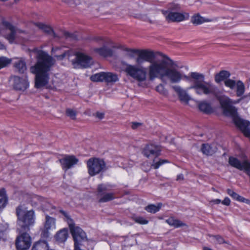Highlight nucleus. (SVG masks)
<instances>
[{
	"mask_svg": "<svg viewBox=\"0 0 250 250\" xmlns=\"http://www.w3.org/2000/svg\"><path fill=\"white\" fill-rule=\"evenodd\" d=\"M104 81L106 83H115L119 80L118 76L116 74L111 72H104Z\"/></svg>",
	"mask_w": 250,
	"mask_h": 250,
	"instance_id": "nucleus-24",
	"label": "nucleus"
},
{
	"mask_svg": "<svg viewBox=\"0 0 250 250\" xmlns=\"http://www.w3.org/2000/svg\"><path fill=\"white\" fill-rule=\"evenodd\" d=\"M63 35L64 36H65L66 37H70V34L69 33H68V32H66V31H64V33H63Z\"/></svg>",
	"mask_w": 250,
	"mask_h": 250,
	"instance_id": "nucleus-53",
	"label": "nucleus"
},
{
	"mask_svg": "<svg viewBox=\"0 0 250 250\" xmlns=\"http://www.w3.org/2000/svg\"><path fill=\"white\" fill-rule=\"evenodd\" d=\"M231 197L233 199L241 202H246V201H247L246 199H245L242 196H240L236 192H234V193L233 194Z\"/></svg>",
	"mask_w": 250,
	"mask_h": 250,
	"instance_id": "nucleus-38",
	"label": "nucleus"
},
{
	"mask_svg": "<svg viewBox=\"0 0 250 250\" xmlns=\"http://www.w3.org/2000/svg\"><path fill=\"white\" fill-rule=\"evenodd\" d=\"M211 21V20L205 19L201 17L199 14L195 15L192 17V22L196 24H200L205 22H210Z\"/></svg>",
	"mask_w": 250,
	"mask_h": 250,
	"instance_id": "nucleus-26",
	"label": "nucleus"
},
{
	"mask_svg": "<svg viewBox=\"0 0 250 250\" xmlns=\"http://www.w3.org/2000/svg\"><path fill=\"white\" fill-rule=\"evenodd\" d=\"M14 65L21 73H23L26 70L25 62L22 60H18L14 63Z\"/></svg>",
	"mask_w": 250,
	"mask_h": 250,
	"instance_id": "nucleus-25",
	"label": "nucleus"
},
{
	"mask_svg": "<svg viewBox=\"0 0 250 250\" xmlns=\"http://www.w3.org/2000/svg\"><path fill=\"white\" fill-rule=\"evenodd\" d=\"M168 9L171 10H178L180 9V6L179 4L175 3H170L168 5Z\"/></svg>",
	"mask_w": 250,
	"mask_h": 250,
	"instance_id": "nucleus-44",
	"label": "nucleus"
},
{
	"mask_svg": "<svg viewBox=\"0 0 250 250\" xmlns=\"http://www.w3.org/2000/svg\"><path fill=\"white\" fill-rule=\"evenodd\" d=\"M197 104L198 107L200 111L205 113H209L212 111L211 106L207 102L205 101H198Z\"/></svg>",
	"mask_w": 250,
	"mask_h": 250,
	"instance_id": "nucleus-20",
	"label": "nucleus"
},
{
	"mask_svg": "<svg viewBox=\"0 0 250 250\" xmlns=\"http://www.w3.org/2000/svg\"><path fill=\"white\" fill-rule=\"evenodd\" d=\"M112 187L110 185L101 184L97 188L98 195H102L104 191H109Z\"/></svg>",
	"mask_w": 250,
	"mask_h": 250,
	"instance_id": "nucleus-31",
	"label": "nucleus"
},
{
	"mask_svg": "<svg viewBox=\"0 0 250 250\" xmlns=\"http://www.w3.org/2000/svg\"><path fill=\"white\" fill-rule=\"evenodd\" d=\"M162 12L164 15H166V16L167 15V14L168 13L167 11L162 10Z\"/></svg>",
	"mask_w": 250,
	"mask_h": 250,
	"instance_id": "nucleus-54",
	"label": "nucleus"
},
{
	"mask_svg": "<svg viewBox=\"0 0 250 250\" xmlns=\"http://www.w3.org/2000/svg\"><path fill=\"white\" fill-rule=\"evenodd\" d=\"M200 150L204 154L207 156H211L217 151V148L214 145H209L206 143L202 144Z\"/></svg>",
	"mask_w": 250,
	"mask_h": 250,
	"instance_id": "nucleus-17",
	"label": "nucleus"
},
{
	"mask_svg": "<svg viewBox=\"0 0 250 250\" xmlns=\"http://www.w3.org/2000/svg\"><path fill=\"white\" fill-rule=\"evenodd\" d=\"M44 199L38 195H33L31 197L30 202L32 206L36 207L39 205H41L43 208H45V206L43 204Z\"/></svg>",
	"mask_w": 250,
	"mask_h": 250,
	"instance_id": "nucleus-22",
	"label": "nucleus"
},
{
	"mask_svg": "<svg viewBox=\"0 0 250 250\" xmlns=\"http://www.w3.org/2000/svg\"><path fill=\"white\" fill-rule=\"evenodd\" d=\"M71 52L70 51L68 50V51L64 52L63 53H62V54H61L60 55H54V56L55 57H56L58 59L61 60L63 59L66 56H70L71 55Z\"/></svg>",
	"mask_w": 250,
	"mask_h": 250,
	"instance_id": "nucleus-42",
	"label": "nucleus"
},
{
	"mask_svg": "<svg viewBox=\"0 0 250 250\" xmlns=\"http://www.w3.org/2000/svg\"><path fill=\"white\" fill-rule=\"evenodd\" d=\"M182 80L190 83L188 89H194L196 94L213 95L217 97L226 115L232 117L236 115L237 110L232 104L239 103L241 99L233 101L224 95L218 96L217 87L211 82H206L205 76L203 73L191 72L186 75L175 68L168 67L165 75V82H163L167 83L169 81L171 83H177Z\"/></svg>",
	"mask_w": 250,
	"mask_h": 250,
	"instance_id": "nucleus-1",
	"label": "nucleus"
},
{
	"mask_svg": "<svg viewBox=\"0 0 250 250\" xmlns=\"http://www.w3.org/2000/svg\"><path fill=\"white\" fill-rule=\"evenodd\" d=\"M142 124L138 122H132L131 123V128L133 129H136L142 126Z\"/></svg>",
	"mask_w": 250,
	"mask_h": 250,
	"instance_id": "nucleus-45",
	"label": "nucleus"
},
{
	"mask_svg": "<svg viewBox=\"0 0 250 250\" xmlns=\"http://www.w3.org/2000/svg\"><path fill=\"white\" fill-rule=\"evenodd\" d=\"M184 179V176L182 174H179L176 178L177 181L183 180Z\"/></svg>",
	"mask_w": 250,
	"mask_h": 250,
	"instance_id": "nucleus-50",
	"label": "nucleus"
},
{
	"mask_svg": "<svg viewBox=\"0 0 250 250\" xmlns=\"http://www.w3.org/2000/svg\"><path fill=\"white\" fill-rule=\"evenodd\" d=\"M76 59L77 63L83 68H87L93 63L92 58L83 53H78Z\"/></svg>",
	"mask_w": 250,
	"mask_h": 250,
	"instance_id": "nucleus-12",
	"label": "nucleus"
},
{
	"mask_svg": "<svg viewBox=\"0 0 250 250\" xmlns=\"http://www.w3.org/2000/svg\"><path fill=\"white\" fill-rule=\"evenodd\" d=\"M104 72H102L91 76L90 79L93 82H103L104 81Z\"/></svg>",
	"mask_w": 250,
	"mask_h": 250,
	"instance_id": "nucleus-32",
	"label": "nucleus"
},
{
	"mask_svg": "<svg viewBox=\"0 0 250 250\" xmlns=\"http://www.w3.org/2000/svg\"><path fill=\"white\" fill-rule=\"evenodd\" d=\"M230 76V74L229 71L222 70L215 75L214 80L216 83H219L222 81L225 83V81L229 79V78Z\"/></svg>",
	"mask_w": 250,
	"mask_h": 250,
	"instance_id": "nucleus-18",
	"label": "nucleus"
},
{
	"mask_svg": "<svg viewBox=\"0 0 250 250\" xmlns=\"http://www.w3.org/2000/svg\"><path fill=\"white\" fill-rule=\"evenodd\" d=\"M216 240V242L219 244H221L223 243L229 244L228 242L226 241L223 237L219 235H214L212 236Z\"/></svg>",
	"mask_w": 250,
	"mask_h": 250,
	"instance_id": "nucleus-41",
	"label": "nucleus"
},
{
	"mask_svg": "<svg viewBox=\"0 0 250 250\" xmlns=\"http://www.w3.org/2000/svg\"><path fill=\"white\" fill-rule=\"evenodd\" d=\"M166 163H168V161L167 160H160L159 161L155 162V160L153 161V163L152 165V167L154 169L158 168L161 166Z\"/></svg>",
	"mask_w": 250,
	"mask_h": 250,
	"instance_id": "nucleus-37",
	"label": "nucleus"
},
{
	"mask_svg": "<svg viewBox=\"0 0 250 250\" xmlns=\"http://www.w3.org/2000/svg\"><path fill=\"white\" fill-rule=\"evenodd\" d=\"M171 87L177 94L181 102L188 103L190 100V98L187 91L180 86L177 85H172L171 86Z\"/></svg>",
	"mask_w": 250,
	"mask_h": 250,
	"instance_id": "nucleus-15",
	"label": "nucleus"
},
{
	"mask_svg": "<svg viewBox=\"0 0 250 250\" xmlns=\"http://www.w3.org/2000/svg\"><path fill=\"white\" fill-rule=\"evenodd\" d=\"M62 169L67 170L76 165L79 159L74 155H66L62 159L60 160Z\"/></svg>",
	"mask_w": 250,
	"mask_h": 250,
	"instance_id": "nucleus-10",
	"label": "nucleus"
},
{
	"mask_svg": "<svg viewBox=\"0 0 250 250\" xmlns=\"http://www.w3.org/2000/svg\"><path fill=\"white\" fill-rule=\"evenodd\" d=\"M125 51L127 52V56L130 58H134L135 57L134 54H137V49H132L129 48L125 49Z\"/></svg>",
	"mask_w": 250,
	"mask_h": 250,
	"instance_id": "nucleus-40",
	"label": "nucleus"
},
{
	"mask_svg": "<svg viewBox=\"0 0 250 250\" xmlns=\"http://www.w3.org/2000/svg\"><path fill=\"white\" fill-rule=\"evenodd\" d=\"M13 80V87L17 90L24 91L29 85L27 78L24 76L22 78H20L18 76H14Z\"/></svg>",
	"mask_w": 250,
	"mask_h": 250,
	"instance_id": "nucleus-11",
	"label": "nucleus"
},
{
	"mask_svg": "<svg viewBox=\"0 0 250 250\" xmlns=\"http://www.w3.org/2000/svg\"><path fill=\"white\" fill-rule=\"evenodd\" d=\"M133 219L135 222L142 225L147 224L148 222V220L143 217L137 216L133 217Z\"/></svg>",
	"mask_w": 250,
	"mask_h": 250,
	"instance_id": "nucleus-36",
	"label": "nucleus"
},
{
	"mask_svg": "<svg viewBox=\"0 0 250 250\" xmlns=\"http://www.w3.org/2000/svg\"><path fill=\"white\" fill-rule=\"evenodd\" d=\"M19 235L16 241V248L18 250H27L31 245V238L28 233L29 231L21 230L17 229Z\"/></svg>",
	"mask_w": 250,
	"mask_h": 250,
	"instance_id": "nucleus-7",
	"label": "nucleus"
},
{
	"mask_svg": "<svg viewBox=\"0 0 250 250\" xmlns=\"http://www.w3.org/2000/svg\"><path fill=\"white\" fill-rule=\"evenodd\" d=\"M221 203L226 206H229L230 204V200L228 197H226Z\"/></svg>",
	"mask_w": 250,
	"mask_h": 250,
	"instance_id": "nucleus-46",
	"label": "nucleus"
},
{
	"mask_svg": "<svg viewBox=\"0 0 250 250\" xmlns=\"http://www.w3.org/2000/svg\"><path fill=\"white\" fill-rule=\"evenodd\" d=\"M166 222L171 226L174 228H179L186 226V224L180 220L174 217H169L166 220Z\"/></svg>",
	"mask_w": 250,
	"mask_h": 250,
	"instance_id": "nucleus-23",
	"label": "nucleus"
},
{
	"mask_svg": "<svg viewBox=\"0 0 250 250\" xmlns=\"http://www.w3.org/2000/svg\"><path fill=\"white\" fill-rule=\"evenodd\" d=\"M44 228L46 229H53L55 228V219L48 215H46Z\"/></svg>",
	"mask_w": 250,
	"mask_h": 250,
	"instance_id": "nucleus-27",
	"label": "nucleus"
},
{
	"mask_svg": "<svg viewBox=\"0 0 250 250\" xmlns=\"http://www.w3.org/2000/svg\"><path fill=\"white\" fill-rule=\"evenodd\" d=\"M164 59L152 61L148 67V73L146 68L137 65L127 64L125 71L126 74L139 82L146 80L148 75L150 81L156 78L165 82V77L169 65L172 63V60L166 56Z\"/></svg>",
	"mask_w": 250,
	"mask_h": 250,
	"instance_id": "nucleus-2",
	"label": "nucleus"
},
{
	"mask_svg": "<svg viewBox=\"0 0 250 250\" xmlns=\"http://www.w3.org/2000/svg\"><path fill=\"white\" fill-rule=\"evenodd\" d=\"M2 25L5 29L2 30L1 33L11 43L14 42L20 34L25 33L24 31L17 28L8 21H3Z\"/></svg>",
	"mask_w": 250,
	"mask_h": 250,
	"instance_id": "nucleus-5",
	"label": "nucleus"
},
{
	"mask_svg": "<svg viewBox=\"0 0 250 250\" xmlns=\"http://www.w3.org/2000/svg\"><path fill=\"white\" fill-rule=\"evenodd\" d=\"M16 214L18 216L17 229L29 231L30 227L35 223L34 211L33 209L27 210L23 206H19L16 208Z\"/></svg>",
	"mask_w": 250,
	"mask_h": 250,
	"instance_id": "nucleus-4",
	"label": "nucleus"
},
{
	"mask_svg": "<svg viewBox=\"0 0 250 250\" xmlns=\"http://www.w3.org/2000/svg\"><path fill=\"white\" fill-rule=\"evenodd\" d=\"M234 122L245 136L250 137V123L239 118H234Z\"/></svg>",
	"mask_w": 250,
	"mask_h": 250,
	"instance_id": "nucleus-13",
	"label": "nucleus"
},
{
	"mask_svg": "<svg viewBox=\"0 0 250 250\" xmlns=\"http://www.w3.org/2000/svg\"><path fill=\"white\" fill-rule=\"evenodd\" d=\"M203 250H212L208 247H204L203 249Z\"/></svg>",
	"mask_w": 250,
	"mask_h": 250,
	"instance_id": "nucleus-55",
	"label": "nucleus"
},
{
	"mask_svg": "<svg viewBox=\"0 0 250 250\" xmlns=\"http://www.w3.org/2000/svg\"><path fill=\"white\" fill-rule=\"evenodd\" d=\"M4 47L3 45L0 44V49H3Z\"/></svg>",
	"mask_w": 250,
	"mask_h": 250,
	"instance_id": "nucleus-56",
	"label": "nucleus"
},
{
	"mask_svg": "<svg viewBox=\"0 0 250 250\" xmlns=\"http://www.w3.org/2000/svg\"><path fill=\"white\" fill-rule=\"evenodd\" d=\"M167 21L170 22H180L184 21L186 18L184 14L178 12H169L166 17Z\"/></svg>",
	"mask_w": 250,
	"mask_h": 250,
	"instance_id": "nucleus-16",
	"label": "nucleus"
},
{
	"mask_svg": "<svg viewBox=\"0 0 250 250\" xmlns=\"http://www.w3.org/2000/svg\"><path fill=\"white\" fill-rule=\"evenodd\" d=\"M50 229H46L44 227L43 229L42 230L41 233V237L42 238H47L49 236V230Z\"/></svg>",
	"mask_w": 250,
	"mask_h": 250,
	"instance_id": "nucleus-43",
	"label": "nucleus"
},
{
	"mask_svg": "<svg viewBox=\"0 0 250 250\" xmlns=\"http://www.w3.org/2000/svg\"><path fill=\"white\" fill-rule=\"evenodd\" d=\"M137 54L136 62L138 64H141L145 62L151 63L155 57L154 52L148 50H138Z\"/></svg>",
	"mask_w": 250,
	"mask_h": 250,
	"instance_id": "nucleus-9",
	"label": "nucleus"
},
{
	"mask_svg": "<svg viewBox=\"0 0 250 250\" xmlns=\"http://www.w3.org/2000/svg\"><path fill=\"white\" fill-rule=\"evenodd\" d=\"M11 62V60L5 57H0V69L7 66Z\"/></svg>",
	"mask_w": 250,
	"mask_h": 250,
	"instance_id": "nucleus-34",
	"label": "nucleus"
},
{
	"mask_svg": "<svg viewBox=\"0 0 250 250\" xmlns=\"http://www.w3.org/2000/svg\"><path fill=\"white\" fill-rule=\"evenodd\" d=\"M227 193L231 197L232 196L233 194L234 193V191H233L232 190H231V189H227Z\"/></svg>",
	"mask_w": 250,
	"mask_h": 250,
	"instance_id": "nucleus-48",
	"label": "nucleus"
},
{
	"mask_svg": "<svg viewBox=\"0 0 250 250\" xmlns=\"http://www.w3.org/2000/svg\"><path fill=\"white\" fill-rule=\"evenodd\" d=\"M105 166L104 161L99 158H90L87 161L88 172L92 176L105 170Z\"/></svg>",
	"mask_w": 250,
	"mask_h": 250,
	"instance_id": "nucleus-6",
	"label": "nucleus"
},
{
	"mask_svg": "<svg viewBox=\"0 0 250 250\" xmlns=\"http://www.w3.org/2000/svg\"><path fill=\"white\" fill-rule=\"evenodd\" d=\"M59 49V48L58 47H53L52 49V52L53 53H55L57 52Z\"/></svg>",
	"mask_w": 250,
	"mask_h": 250,
	"instance_id": "nucleus-52",
	"label": "nucleus"
},
{
	"mask_svg": "<svg viewBox=\"0 0 250 250\" xmlns=\"http://www.w3.org/2000/svg\"><path fill=\"white\" fill-rule=\"evenodd\" d=\"M104 113L97 112L96 113V116L100 119H102L103 118H104Z\"/></svg>",
	"mask_w": 250,
	"mask_h": 250,
	"instance_id": "nucleus-47",
	"label": "nucleus"
},
{
	"mask_svg": "<svg viewBox=\"0 0 250 250\" xmlns=\"http://www.w3.org/2000/svg\"><path fill=\"white\" fill-rule=\"evenodd\" d=\"M161 149L159 146L152 144L146 146L143 150L144 155L147 158L151 156L157 157L160 154Z\"/></svg>",
	"mask_w": 250,
	"mask_h": 250,
	"instance_id": "nucleus-14",
	"label": "nucleus"
},
{
	"mask_svg": "<svg viewBox=\"0 0 250 250\" xmlns=\"http://www.w3.org/2000/svg\"><path fill=\"white\" fill-rule=\"evenodd\" d=\"M66 114L68 117L73 120H74L76 118V113L75 111L72 109H67L66 111Z\"/></svg>",
	"mask_w": 250,
	"mask_h": 250,
	"instance_id": "nucleus-39",
	"label": "nucleus"
},
{
	"mask_svg": "<svg viewBox=\"0 0 250 250\" xmlns=\"http://www.w3.org/2000/svg\"><path fill=\"white\" fill-rule=\"evenodd\" d=\"M225 85L231 90L235 89L236 95L238 97H242L245 91V84L240 80H227L225 82Z\"/></svg>",
	"mask_w": 250,
	"mask_h": 250,
	"instance_id": "nucleus-8",
	"label": "nucleus"
},
{
	"mask_svg": "<svg viewBox=\"0 0 250 250\" xmlns=\"http://www.w3.org/2000/svg\"><path fill=\"white\" fill-rule=\"evenodd\" d=\"M5 194V189L4 188L1 189L0 190V211L5 208L7 202V199Z\"/></svg>",
	"mask_w": 250,
	"mask_h": 250,
	"instance_id": "nucleus-28",
	"label": "nucleus"
},
{
	"mask_svg": "<svg viewBox=\"0 0 250 250\" xmlns=\"http://www.w3.org/2000/svg\"><path fill=\"white\" fill-rule=\"evenodd\" d=\"M68 236V230L66 229H63L57 233L55 238L58 242L63 243L66 240Z\"/></svg>",
	"mask_w": 250,
	"mask_h": 250,
	"instance_id": "nucleus-19",
	"label": "nucleus"
},
{
	"mask_svg": "<svg viewBox=\"0 0 250 250\" xmlns=\"http://www.w3.org/2000/svg\"><path fill=\"white\" fill-rule=\"evenodd\" d=\"M156 90L161 95H167V91L163 84L160 83L156 87Z\"/></svg>",
	"mask_w": 250,
	"mask_h": 250,
	"instance_id": "nucleus-35",
	"label": "nucleus"
},
{
	"mask_svg": "<svg viewBox=\"0 0 250 250\" xmlns=\"http://www.w3.org/2000/svg\"><path fill=\"white\" fill-rule=\"evenodd\" d=\"M98 196L101 197L99 200V202L101 203L107 202L115 198V195L113 193H103L102 195Z\"/></svg>",
	"mask_w": 250,
	"mask_h": 250,
	"instance_id": "nucleus-29",
	"label": "nucleus"
},
{
	"mask_svg": "<svg viewBox=\"0 0 250 250\" xmlns=\"http://www.w3.org/2000/svg\"><path fill=\"white\" fill-rule=\"evenodd\" d=\"M37 59V62L30 67V70L35 75V87L40 88L48 83L49 71L55 60L43 51L38 53Z\"/></svg>",
	"mask_w": 250,
	"mask_h": 250,
	"instance_id": "nucleus-3",
	"label": "nucleus"
},
{
	"mask_svg": "<svg viewBox=\"0 0 250 250\" xmlns=\"http://www.w3.org/2000/svg\"><path fill=\"white\" fill-rule=\"evenodd\" d=\"M162 207V204L159 203L158 204L157 206H156L155 205L151 204L149 205H148L147 206L145 207V209L147 212L152 213H155L157 212H158L160 209Z\"/></svg>",
	"mask_w": 250,
	"mask_h": 250,
	"instance_id": "nucleus-30",
	"label": "nucleus"
},
{
	"mask_svg": "<svg viewBox=\"0 0 250 250\" xmlns=\"http://www.w3.org/2000/svg\"><path fill=\"white\" fill-rule=\"evenodd\" d=\"M35 25L39 29L42 30L44 32L50 33L53 32L52 29L49 26L44 24L41 22H37L35 23Z\"/></svg>",
	"mask_w": 250,
	"mask_h": 250,
	"instance_id": "nucleus-33",
	"label": "nucleus"
},
{
	"mask_svg": "<svg viewBox=\"0 0 250 250\" xmlns=\"http://www.w3.org/2000/svg\"><path fill=\"white\" fill-rule=\"evenodd\" d=\"M94 51L103 57L111 56L113 54L112 49L105 46L99 48H95Z\"/></svg>",
	"mask_w": 250,
	"mask_h": 250,
	"instance_id": "nucleus-21",
	"label": "nucleus"
},
{
	"mask_svg": "<svg viewBox=\"0 0 250 250\" xmlns=\"http://www.w3.org/2000/svg\"><path fill=\"white\" fill-rule=\"evenodd\" d=\"M227 193L231 197L232 196L233 194L234 193V191H233L232 190H231V189H227Z\"/></svg>",
	"mask_w": 250,
	"mask_h": 250,
	"instance_id": "nucleus-49",
	"label": "nucleus"
},
{
	"mask_svg": "<svg viewBox=\"0 0 250 250\" xmlns=\"http://www.w3.org/2000/svg\"><path fill=\"white\" fill-rule=\"evenodd\" d=\"M211 202H213V203H214L215 204H219L221 202V201L220 199H215V200H212L211 201Z\"/></svg>",
	"mask_w": 250,
	"mask_h": 250,
	"instance_id": "nucleus-51",
	"label": "nucleus"
}]
</instances>
